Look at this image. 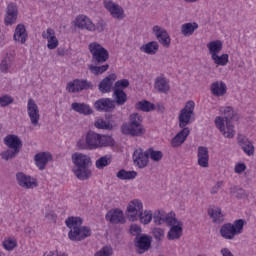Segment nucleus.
<instances>
[{
	"label": "nucleus",
	"instance_id": "25",
	"mask_svg": "<svg viewBox=\"0 0 256 256\" xmlns=\"http://www.w3.org/2000/svg\"><path fill=\"white\" fill-rule=\"evenodd\" d=\"M43 39H47L48 49H57L59 47V40L55 36V30L53 28H47L46 31L42 33Z\"/></svg>",
	"mask_w": 256,
	"mask_h": 256
},
{
	"label": "nucleus",
	"instance_id": "43",
	"mask_svg": "<svg viewBox=\"0 0 256 256\" xmlns=\"http://www.w3.org/2000/svg\"><path fill=\"white\" fill-rule=\"evenodd\" d=\"M146 153L148 155V159H151L152 161L159 163L161 159H163V152L159 150H155L153 148H148L146 150Z\"/></svg>",
	"mask_w": 256,
	"mask_h": 256
},
{
	"label": "nucleus",
	"instance_id": "3",
	"mask_svg": "<svg viewBox=\"0 0 256 256\" xmlns=\"http://www.w3.org/2000/svg\"><path fill=\"white\" fill-rule=\"evenodd\" d=\"M115 146V139L112 136L101 135L93 131H89L86 134L85 142L79 141V149H101V147H113Z\"/></svg>",
	"mask_w": 256,
	"mask_h": 256
},
{
	"label": "nucleus",
	"instance_id": "33",
	"mask_svg": "<svg viewBox=\"0 0 256 256\" xmlns=\"http://www.w3.org/2000/svg\"><path fill=\"white\" fill-rule=\"evenodd\" d=\"M71 109L80 115H91L93 113L91 107L85 103L74 102L71 104Z\"/></svg>",
	"mask_w": 256,
	"mask_h": 256
},
{
	"label": "nucleus",
	"instance_id": "6",
	"mask_svg": "<svg viewBox=\"0 0 256 256\" xmlns=\"http://www.w3.org/2000/svg\"><path fill=\"white\" fill-rule=\"evenodd\" d=\"M4 145L7 146L8 150L1 153L2 159L9 161L19 155L21 148L23 147V142L19 139L17 135H8L4 138Z\"/></svg>",
	"mask_w": 256,
	"mask_h": 256
},
{
	"label": "nucleus",
	"instance_id": "2",
	"mask_svg": "<svg viewBox=\"0 0 256 256\" xmlns=\"http://www.w3.org/2000/svg\"><path fill=\"white\" fill-rule=\"evenodd\" d=\"M88 49L92 55V63H94V65L89 66L90 73L92 75H103L109 69V64L102 65V63L109 61V51L97 42L90 43Z\"/></svg>",
	"mask_w": 256,
	"mask_h": 256
},
{
	"label": "nucleus",
	"instance_id": "57",
	"mask_svg": "<svg viewBox=\"0 0 256 256\" xmlns=\"http://www.w3.org/2000/svg\"><path fill=\"white\" fill-rule=\"evenodd\" d=\"M238 191H243V189L238 188L237 186H233V187L230 188V193L232 195H235V193H237Z\"/></svg>",
	"mask_w": 256,
	"mask_h": 256
},
{
	"label": "nucleus",
	"instance_id": "55",
	"mask_svg": "<svg viewBox=\"0 0 256 256\" xmlns=\"http://www.w3.org/2000/svg\"><path fill=\"white\" fill-rule=\"evenodd\" d=\"M247 169V165H245V163H238L235 165L234 171L235 173H238V175H240V173H243V171H245Z\"/></svg>",
	"mask_w": 256,
	"mask_h": 256
},
{
	"label": "nucleus",
	"instance_id": "49",
	"mask_svg": "<svg viewBox=\"0 0 256 256\" xmlns=\"http://www.w3.org/2000/svg\"><path fill=\"white\" fill-rule=\"evenodd\" d=\"M129 87V81L127 79L118 80L115 82L113 91H123Z\"/></svg>",
	"mask_w": 256,
	"mask_h": 256
},
{
	"label": "nucleus",
	"instance_id": "18",
	"mask_svg": "<svg viewBox=\"0 0 256 256\" xmlns=\"http://www.w3.org/2000/svg\"><path fill=\"white\" fill-rule=\"evenodd\" d=\"M174 217V212H170L167 214L163 210H156L154 213H152V219L155 225H163L164 223L168 225L169 223H171V221H173Z\"/></svg>",
	"mask_w": 256,
	"mask_h": 256
},
{
	"label": "nucleus",
	"instance_id": "53",
	"mask_svg": "<svg viewBox=\"0 0 256 256\" xmlns=\"http://www.w3.org/2000/svg\"><path fill=\"white\" fill-rule=\"evenodd\" d=\"M131 235H136V237H141V227L139 225H132L130 227Z\"/></svg>",
	"mask_w": 256,
	"mask_h": 256
},
{
	"label": "nucleus",
	"instance_id": "40",
	"mask_svg": "<svg viewBox=\"0 0 256 256\" xmlns=\"http://www.w3.org/2000/svg\"><path fill=\"white\" fill-rule=\"evenodd\" d=\"M138 220L142 225H149L153 221V212L151 210H142L138 216Z\"/></svg>",
	"mask_w": 256,
	"mask_h": 256
},
{
	"label": "nucleus",
	"instance_id": "45",
	"mask_svg": "<svg viewBox=\"0 0 256 256\" xmlns=\"http://www.w3.org/2000/svg\"><path fill=\"white\" fill-rule=\"evenodd\" d=\"M94 125L97 129H105L106 131H113V127H115L113 123L105 121L101 118L97 119Z\"/></svg>",
	"mask_w": 256,
	"mask_h": 256
},
{
	"label": "nucleus",
	"instance_id": "44",
	"mask_svg": "<svg viewBox=\"0 0 256 256\" xmlns=\"http://www.w3.org/2000/svg\"><path fill=\"white\" fill-rule=\"evenodd\" d=\"M212 61H214L215 65H219L220 67H225L227 63H229V54H216L211 57Z\"/></svg>",
	"mask_w": 256,
	"mask_h": 256
},
{
	"label": "nucleus",
	"instance_id": "29",
	"mask_svg": "<svg viewBox=\"0 0 256 256\" xmlns=\"http://www.w3.org/2000/svg\"><path fill=\"white\" fill-rule=\"evenodd\" d=\"M76 27L91 32L95 31V24H93V21L85 15H80L76 18Z\"/></svg>",
	"mask_w": 256,
	"mask_h": 256
},
{
	"label": "nucleus",
	"instance_id": "26",
	"mask_svg": "<svg viewBox=\"0 0 256 256\" xmlns=\"http://www.w3.org/2000/svg\"><path fill=\"white\" fill-rule=\"evenodd\" d=\"M198 165L207 169L209 167V148L205 146H199L197 150Z\"/></svg>",
	"mask_w": 256,
	"mask_h": 256
},
{
	"label": "nucleus",
	"instance_id": "1",
	"mask_svg": "<svg viewBox=\"0 0 256 256\" xmlns=\"http://www.w3.org/2000/svg\"><path fill=\"white\" fill-rule=\"evenodd\" d=\"M193 115H195V102L190 100L186 102L184 108L180 111L178 116L179 127L182 130L171 139L170 144L174 149L181 147V145L187 141V137H189V134L191 133V130H189L187 125H191Z\"/></svg>",
	"mask_w": 256,
	"mask_h": 256
},
{
	"label": "nucleus",
	"instance_id": "56",
	"mask_svg": "<svg viewBox=\"0 0 256 256\" xmlns=\"http://www.w3.org/2000/svg\"><path fill=\"white\" fill-rule=\"evenodd\" d=\"M94 29L98 31V33H103V31H105V22L101 20L96 25L94 24Z\"/></svg>",
	"mask_w": 256,
	"mask_h": 256
},
{
	"label": "nucleus",
	"instance_id": "28",
	"mask_svg": "<svg viewBox=\"0 0 256 256\" xmlns=\"http://www.w3.org/2000/svg\"><path fill=\"white\" fill-rule=\"evenodd\" d=\"M170 81L165 76H159L156 78L154 83V89L158 91V93H169L171 90Z\"/></svg>",
	"mask_w": 256,
	"mask_h": 256
},
{
	"label": "nucleus",
	"instance_id": "21",
	"mask_svg": "<svg viewBox=\"0 0 256 256\" xmlns=\"http://www.w3.org/2000/svg\"><path fill=\"white\" fill-rule=\"evenodd\" d=\"M106 221H109V223H112L113 225H119V223L123 224L125 223V215L123 212L116 208L111 209L107 212L105 216Z\"/></svg>",
	"mask_w": 256,
	"mask_h": 256
},
{
	"label": "nucleus",
	"instance_id": "50",
	"mask_svg": "<svg viewBox=\"0 0 256 256\" xmlns=\"http://www.w3.org/2000/svg\"><path fill=\"white\" fill-rule=\"evenodd\" d=\"M152 235L156 241H163L165 239V230L163 228L152 229Z\"/></svg>",
	"mask_w": 256,
	"mask_h": 256
},
{
	"label": "nucleus",
	"instance_id": "41",
	"mask_svg": "<svg viewBox=\"0 0 256 256\" xmlns=\"http://www.w3.org/2000/svg\"><path fill=\"white\" fill-rule=\"evenodd\" d=\"M116 177L118 179H121L122 181H127V180H131V179H135V177H137V172L121 169L117 172Z\"/></svg>",
	"mask_w": 256,
	"mask_h": 256
},
{
	"label": "nucleus",
	"instance_id": "59",
	"mask_svg": "<svg viewBox=\"0 0 256 256\" xmlns=\"http://www.w3.org/2000/svg\"><path fill=\"white\" fill-rule=\"evenodd\" d=\"M184 1H187L188 3H196V1L198 0H184Z\"/></svg>",
	"mask_w": 256,
	"mask_h": 256
},
{
	"label": "nucleus",
	"instance_id": "46",
	"mask_svg": "<svg viewBox=\"0 0 256 256\" xmlns=\"http://www.w3.org/2000/svg\"><path fill=\"white\" fill-rule=\"evenodd\" d=\"M123 125H136L139 127L138 125H143V117L138 113H133L130 115L129 121L123 123Z\"/></svg>",
	"mask_w": 256,
	"mask_h": 256
},
{
	"label": "nucleus",
	"instance_id": "39",
	"mask_svg": "<svg viewBox=\"0 0 256 256\" xmlns=\"http://www.w3.org/2000/svg\"><path fill=\"white\" fill-rule=\"evenodd\" d=\"M13 61H15V57H13L12 54H7L0 64L1 71L3 73H7V71H9L13 65Z\"/></svg>",
	"mask_w": 256,
	"mask_h": 256
},
{
	"label": "nucleus",
	"instance_id": "35",
	"mask_svg": "<svg viewBox=\"0 0 256 256\" xmlns=\"http://www.w3.org/2000/svg\"><path fill=\"white\" fill-rule=\"evenodd\" d=\"M140 51L147 55H155L159 51V43L157 41H151L141 46Z\"/></svg>",
	"mask_w": 256,
	"mask_h": 256
},
{
	"label": "nucleus",
	"instance_id": "17",
	"mask_svg": "<svg viewBox=\"0 0 256 256\" xmlns=\"http://www.w3.org/2000/svg\"><path fill=\"white\" fill-rule=\"evenodd\" d=\"M132 157L134 165L139 169H145V167L149 165V156L147 154V150L143 151V149L138 148L134 151Z\"/></svg>",
	"mask_w": 256,
	"mask_h": 256
},
{
	"label": "nucleus",
	"instance_id": "60",
	"mask_svg": "<svg viewBox=\"0 0 256 256\" xmlns=\"http://www.w3.org/2000/svg\"><path fill=\"white\" fill-rule=\"evenodd\" d=\"M51 215V217H57V216H55V214L54 213H52V214H50Z\"/></svg>",
	"mask_w": 256,
	"mask_h": 256
},
{
	"label": "nucleus",
	"instance_id": "51",
	"mask_svg": "<svg viewBox=\"0 0 256 256\" xmlns=\"http://www.w3.org/2000/svg\"><path fill=\"white\" fill-rule=\"evenodd\" d=\"M14 99L11 97V95L6 94L0 97V107H8V105H11L13 103Z\"/></svg>",
	"mask_w": 256,
	"mask_h": 256
},
{
	"label": "nucleus",
	"instance_id": "58",
	"mask_svg": "<svg viewBox=\"0 0 256 256\" xmlns=\"http://www.w3.org/2000/svg\"><path fill=\"white\" fill-rule=\"evenodd\" d=\"M43 256H67V254H58L57 252L45 253Z\"/></svg>",
	"mask_w": 256,
	"mask_h": 256
},
{
	"label": "nucleus",
	"instance_id": "42",
	"mask_svg": "<svg viewBox=\"0 0 256 256\" xmlns=\"http://www.w3.org/2000/svg\"><path fill=\"white\" fill-rule=\"evenodd\" d=\"M136 109L138 111H144L145 113H148L149 111H153L155 109V105L147 100L139 101L135 105Z\"/></svg>",
	"mask_w": 256,
	"mask_h": 256
},
{
	"label": "nucleus",
	"instance_id": "30",
	"mask_svg": "<svg viewBox=\"0 0 256 256\" xmlns=\"http://www.w3.org/2000/svg\"><path fill=\"white\" fill-rule=\"evenodd\" d=\"M238 144L240 145L244 153L248 155V157L255 155V146L253 145V142L249 140V138L247 137L239 138Z\"/></svg>",
	"mask_w": 256,
	"mask_h": 256
},
{
	"label": "nucleus",
	"instance_id": "22",
	"mask_svg": "<svg viewBox=\"0 0 256 256\" xmlns=\"http://www.w3.org/2000/svg\"><path fill=\"white\" fill-rule=\"evenodd\" d=\"M115 81H117V74L113 73L105 77L98 85L100 93H111Z\"/></svg>",
	"mask_w": 256,
	"mask_h": 256
},
{
	"label": "nucleus",
	"instance_id": "23",
	"mask_svg": "<svg viewBox=\"0 0 256 256\" xmlns=\"http://www.w3.org/2000/svg\"><path fill=\"white\" fill-rule=\"evenodd\" d=\"M96 111H105L111 113L115 109V101L110 98H101L94 103Z\"/></svg>",
	"mask_w": 256,
	"mask_h": 256
},
{
	"label": "nucleus",
	"instance_id": "34",
	"mask_svg": "<svg viewBox=\"0 0 256 256\" xmlns=\"http://www.w3.org/2000/svg\"><path fill=\"white\" fill-rule=\"evenodd\" d=\"M197 29H199V24L196 22H188L181 25V33L184 37H191V35H193Z\"/></svg>",
	"mask_w": 256,
	"mask_h": 256
},
{
	"label": "nucleus",
	"instance_id": "8",
	"mask_svg": "<svg viewBox=\"0 0 256 256\" xmlns=\"http://www.w3.org/2000/svg\"><path fill=\"white\" fill-rule=\"evenodd\" d=\"M214 123L223 137L226 139H233V137H235V126L231 123V121H225L224 117L217 116Z\"/></svg>",
	"mask_w": 256,
	"mask_h": 256
},
{
	"label": "nucleus",
	"instance_id": "15",
	"mask_svg": "<svg viewBox=\"0 0 256 256\" xmlns=\"http://www.w3.org/2000/svg\"><path fill=\"white\" fill-rule=\"evenodd\" d=\"M121 133L123 135H130L131 137H143L145 135L146 130L143 125H132V124H122Z\"/></svg>",
	"mask_w": 256,
	"mask_h": 256
},
{
	"label": "nucleus",
	"instance_id": "32",
	"mask_svg": "<svg viewBox=\"0 0 256 256\" xmlns=\"http://www.w3.org/2000/svg\"><path fill=\"white\" fill-rule=\"evenodd\" d=\"M211 57L219 55L223 51V42L221 40H214L206 45Z\"/></svg>",
	"mask_w": 256,
	"mask_h": 256
},
{
	"label": "nucleus",
	"instance_id": "36",
	"mask_svg": "<svg viewBox=\"0 0 256 256\" xmlns=\"http://www.w3.org/2000/svg\"><path fill=\"white\" fill-rule=\"evenodd\" d=\"M208 215L211 217L213 223H223L225 216L221 212V208H211L208 210Z\"/></svg>",
	"mask_w": 256,
	"mask_h": 256
},
{
	"label": "nucleus",
	"instance_id": "37",
	"mask_svg": "<svg viewBox=\"0 0 256 256\" xmlns=\"http://www.w3.org/2000/svg\"><path fill=\"white\" fill-rule=\"evenodd\" d=\"M114 105L121 106L127 103V93L123 90H113Z\"/></svg>",
	"mask_w": 256,
	"mask_h": 256
},
{
	"label": "nucleus",
	"instance_id": "11",
	"mask_svg": "<svg viewBox=\"0 0 256 256\" xmlns=\"http://www.w3.org/2000/svg\"><path fill=\"white\" fill-rule=\"evenodd\" d=\"M143 211V202L139 199L131 200L127 206V217L129 221H139V215Z\"/></svg>",
	"mask_w": 256,
	"mask_h": 256
},
{
	"label": "nucleus",
	"instance_id": "48",
	"mask_svg": "<svg viewBox=\"0 0 256 256\" xmlns=\"http://www.w3.org/2000/svg\"><path fill=\"white\" fill-rule=\"evenodd\" d=\"M3 247L6 251H13L17 247V240L15 238H6L3 241Z\"/></svg>",
	"mask_w": 256,
	"mask_h": 256
},
{
	"label": "nucleus",
	"instance_id": "27",
	"mask_svg": "<svg viewBox=\"0 0 256 256\" xmlns=\"http://www.w3.org/2000/svg\"><path fill=\"white\" fill-rule=\"evenodd\" d=\"M53 159V156L49 152H40L35 155L34 160L36 166L40 171H43L45 167H47V163H49Z\"/></svg>",
	"mask_w": 256,
	"mask_h": 256
},
{
	"label": "nucleus",
	"instance_id": "54",
	"mask_svg": "<svg viewBox=\"0 0 256 256\" xmlns=\"http://www.w3.org/2000/svg\"><path fill=\"white\" fill-rule=\"evenodd\" d=\"M221 187H223V181L216 182V184L212 187L210 191L211 195H216V193H219Z\"/></svg>",
	"mask_w": 256,
	"mask_h": 256
},
{
	"label": "nucleus",
	"instance_id": "52",
	"mask_svg": "<svg viewBox=\"0 0 256 256\" xmlns=\"http://www.w3.org/2000/svg\"><path fill=\"white\" fill-rule=\"evenodd\" d=\"M113 255V248L111 246H104L94 256H111Z\"/></svg>",
	"mask_w": 256,
	"mask_h": 256
},
{
	"label": "nucleus",
	"instance_id": "4",
	"mask_svg": "<svg viewBox=\"0 0 256 256\" xmlns=\"http://www.w3.org/2000/svg\"><path fill=\"white\" fill-rule=\"evenodd\" d=\"M72 163L74 165L73 173L77 179H80V181H87V179L93 175V172H91V169L89 168L93 165L91 157L76 152L72 154Z\"/></svg>",
	"mask_w": 256,
	"mask_h": 256
},
{
	"label": "nucleus",
	"instance_id": "12",
	"mask_svg": "<svg viewBox=\"0 0 256 256\" xmlns=\"http://www.w3.org/2000/svg\"><path fill=\"white\" fill-rule=\"evenodd\" d=\"M103 4L113 19H118V21L125 19V10L119 4L113 2L112 0H104Z\"/></svg>",
	"mask_w": 256,
	"mask_h": 256
},
{
	"label": "nucleus",
	"instance_id": "9",
	"mask_svg": "<svg viewBox=\"0 0 256 256\" xmlns=\"http://www.w3.org/2000/svg\"><path fill=\"white\" fill-rule=\"evenodd\" d=\"M151 243H153V238L150 235L141 234L140 236H136L134 238V247L136 249V253H138V255L147 253V251L151 249Z\"/></svg>",
	"mask_w": 256,
	"mask_h": 256
},
{
	"label": "nucleus",
	"instance_id": "62",
	"mask_svg": "<svg viewBox=\"0 0 256 256\" xmlns=\"http://www.w3.org/2000/svg\"><path fill=\"white\" fill-rule=\"evenodd\" d=\"M0 256H3V255H1V253H0Z\"/></svg>",
	"mask_w": 256,
	"mask_h": 256
},
{
	"label": "nucleus",
	"instance_id": "47",
	"mask_svg": "<svg viewBox=\"0 0 256 256\" xmlns=\"http://www.w3.org/2000/svg\"><path fill=\"white\" fill-rule=\"evenodd\" d=\"M111 163V156L105 155L96 160V169H105Z\"/></svg>",
	"mask_w": 256,
	"mask_h": 256
},
{
	"label": "nucleus",
	"instance_id": "20",
	"mask_svg": "<svg viewBox=\"0 0 256 256\" xmlns=\"http://www.w3.org/2000/svg\"><path fill=\"white\" fill-rule=\"evenodd\" d=\"M19 15V10L17 8V4L10 3L6 9V15L4 18L5 25H15L17 23V16Z\"/></svg>",
	"mask_w": 256,
	"mask_h": 256
},
{
	"label": "nucleus",
	"instance_id": "38",
	"mask_svg": "<svg viewBox=\"0 0 256 256\" xmlns=\"http://www.w3.org/2000/svg\"><path fill=\"white\" fill-rule=\"evenodd\" d=\"M219 112L221 115H224V121H231V119H235V110L231 106H221L219 108Z\"/></svg>",
	"mask_w": 256,
	"mask_h": 256
},
{
	"label": "nucleus",
	"instance_id": "24",
	"mask_svg": "<svg viewBox=\"0 0 256 256\" xmlns=\"http://www.w3.org/2000/svg\"><path fill=\"white\" fill-rule=\"evenodd\" d=\"M29 35L27 34V29L25 25L18 24L15 28L13 39L16 43H20V45H25L27 43V39Z\"/></svg>",
	"mask_w": 256,
	"mask_h": 256
},
{
	"label": "nucleus",
	"instance_id": "16",
	"mask_svg": "<svg viewBox=\"0 0 256 256\" xmlns=\"http://www.w3.org/2000/svg\"><path fill=\"white\" fill-rule=\"evenodd\" d=\"M27 113L32 125L37 127L39 125V119H41V114H39V106H37V103L32 98L28 100Z\"/></svg>",
	"mask_w": 256,
	"mask_h": 256
},
{
	"label": "nucleus",
	"instance_id": "10",
	"mask_svg": "<svg viewBox=\"0 0 256 256\" xmlns=\"http://www.w3.org/2000/svg\"><path fill=\"white\" fill-rule=\"evenodd\" d=\"M89 89H93V83L83 79H74L66 85V91L68 93H81V91H87Z\"/></svg>",
	"mask_w": 256,
	"mask_h": 256
},
{
	"label": "nucleus",
	"instance_id": "7",
	"mask_svg": "<svg viewBox=\"0 0 256 256\" xmlns=\"http://www.w3.org/2000/svg\"><path fill=\"white\" fill-rule=\"evenodd\" d=\"M243 227H245V220L238 219L235 220L233 224L226 223L222 225L220 234L224 239H235L236 235H241V233H243Z\"/></svg>",
	"mask_w": 256,
	"mask_h": 256
},
{
	"label": "nucleus",
	"instance_id": "13",
	"mask_svg": "<svg viewBox=\"0 0 256 256\" xmlns=\"http://www.w3.org/2000/svg\"><path fill=\"white\" fill-rule=\"evenodd\" d=\"M168 227H171L167 234V239H169V241L181 239L183 235V222L177 220L174 216L171 223L168 224Z\"/></svg>",
	"mask_w": 256,
	"mask_h": 256
},
{
	"label": "nucleus",
	"instance_id": "19",
	"mask_svg": "<svg viewBox=\"0 0 256 256\" xmlns=\"http://www.w3.org/2000/svg\"><path fill=\"white\" fill-rule=\"evenodd\" d=\"M17 183L23 189H34L37 187V180L31 176H27L25 173L20 172L16 174Z\"/></svg>",
	"mask_w": 256,
	"mask_h": 256
},
{
	"label": "nucleus",
	"instance_id": "31",
	"mask_svg": "<svg viewBox=\"0 0 256 256\" xmlns=\"http://www.w3.org/2000/svg\"><path fill=\"white\" fill-rule=\"evenodd\" d=\"M211 93L214 97H223L227 93V84L223 81H216L211 84Z\"/></svg>",
	"mask_w": 256,
	"mask_h": 256
},
{
	"label": "nucleus",
	"instance_id": "5",
	"mask_svg": "<svg viewBox=\"0 0 256 256\" xmlns=\"http://www.w3.org/2000/svg\"><path fill=\"white\" fill-rule=\"evenodd\" d=\"M66 226L70 229L68 237L70 241H83L91 237V228L83 225V219L79 217H69L65 221Z\"/></svg>",
	"mask_w": 256,
	"mask_h": 256
},
{
	"label": "nucleus",
	"instance_id": "14",
	"mask_svg": "<svg viewBox=\"0 0 256 256\" xmlns=\"http://www.w3.org/2000/svg\"><path fill=\"white\" fill-rule=\"evenodd\" d=\"M152 33L162 46L166 48L171 46V36H169V32L165 28L155 25L152 28Z\"/></svg>",
	"mask_w": 256,
	"mask_h": 256
},
{
	"label": "nucleus",
	"instance_id": "61",
	"mask_svg": "<svg viewBox=\"0 0 256 256\" xmlns=\"http://www.w3.org/2000/svg\"><path fill=\"white\" fill-rule=\"evenodd\" d=\"M46 217H49V214H46Z\"/></svg>",
	"mask_w": 256,
	"mask_h": 256
}]
</instances>
